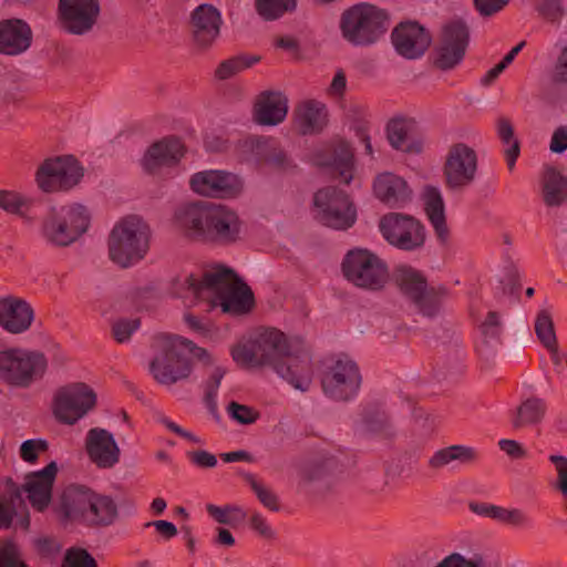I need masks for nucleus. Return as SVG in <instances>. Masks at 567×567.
Instances as JSON below:
<instances>
[{
  "label": "nucleus",
  "instance_id": "nucleus-1",
  "mask_svg": "<svg viewBox=\"0 0 567 567\" xmlns=\"http://www.w3.org/2000/svg\"><path fill=\"white\" fill-rule=\"evenodd\" d=\"M262 367H270L280 378L293 388L305 392L312 380L311 361L308 353L295 348L286 336L277 329H268L257 337Z\"/></svg>",
  "mask_w": 567,
  "mask_h": 567
},
{
  "label": "nucleus",
  "instance_id": "nucleus-2",
  "mask_svg": "<svg viewBox=\"0 0 567 567\" xmlns=\"http://www.w3.org/2000/svg\"><path fill=\"white\" fill-rule=\"evenodd\" d=\"M60 513L66 520L80 522L90 527H107L118 516L113 497L97 494L83 485H71L61 496Z\"/></svg>",
  "mask_w": 567,
  "mask_h": 567
},
{
  "label": "nucleus",
  "instance_id": "nucleus-3",
  "mask_svg": "<svg viewBox=\"0 0 567 567\" xmlns=\"http://www.w3.org/2000/svg\"><path fill=\"white\" fill-rule=\"evenodd\" d=\"M154 347L157 353L150 363V371L163 385H173L190 375L192 364L184 355V350H188L199 359L208 357L205 349L195 346L192 341L167 333L156 336Z\"/></svg>",
  "mask_w": 567,
  "mask_h": 567
},
{
  "label": "nucleus",
  "instance_id": "nucleus-4",
  "mask_svg": "<svg viewBox=\"0 0 567 567\" xmlns=\"http://www.w3.org/2000/svg\"><path fill=\"white\" fill-rule=\"evenodd\" d=\"M151 239V226L141 216L122 217L109 235V257L121 268L132 267L146 257Z\"/></svg>",
  "mask_w": 567,
  "mask_h": 567
},
{
  "label": "nucleus",
  "instance_id": "nucleus-5",
  "mask_svg": "<svg viewBox=\"0 0 567 567\" xmlns=\"http://www.w3.org/2000/svg\"><path fill=\"white\" fill-rule=\"evenodd\" d=\"M389 28L384 10L359 3L346 10L340 19V30L344 40L355 47H369L382 38Z\"/></svg>",
  "mask_w": 567,
  "mask_h": 567
},
{
  "label": "nucleus",
  "instance_id": "nucleus-6",
  "mask_svg": "<svg viewBox=\"0 0 567 567\" xmlns=\"http://www.w3.org/2000/svg\"><path fill=\"white\" fill-rule=\"evenodd\" d=\"M90 220V212L82 204L52 207L42 220L41 236L52 246L66 247L87 230Z\"/></svg>",
  "mask_w": 567,
  "mask_h": 567
},
{
  "label": "nucleus",
  "instance_id": "nucleus-7",
  "mask_svg": "<svg viewBox=\"0 0 567 567\" xmlns=\"http://www.w3.org/2000/svg\"><path fill=\"white\" fill-rule=\"evenodd\" d=\"M209 280L208 309L219 306L225 313L243 315L254 307L251 289L231 269H213Z\"/></svg>",
  "mask_w": 567,
  "mask_h": 567
},
{
  "label": "nucleus",
  "instance_id": "nucleus-8",
  "mask_svg": "<svg viewBox=\"0 0 567 567\" xmlns=\"http://www.w3.org/2000/svg\"><path fill=\"white\" fill-rule=\"evenodd\" d=\"M47 369L48 360L40 351L18 347L0 351V380L8 385L29 388L43 378Z\"/></svg>",
  "mask_w": 567,
  "mask_h": 567
},
{
  "label": "nucleus",
  "instance_id": "nucleus-9",
  "mask_svg": "<svg viewBox=\"0 0 567 567\" xmlns=\"http://www.w3.org/2000/svg\"><path fill=\"white\" fill-rule=\"evenodd\" d=\"M341 270L350 284L368 291L381 290L389 280L385 261L368 249L349 250L342 260Z\"/></svg>",
  "mask_w": 567,
  "mask_h": 567
},
{
  "label": "nucleus",
  "instance_id": "nucleus-10",
  "mask_svg": "<svg viewBox=\"0 0 567 567\" xmlns=\"http://www.w3.org/2000/svg\"><path fill=\"white\" fill-rule=\"evenodd\" d=\"M362 383L357 362L347 355H339L326 368L321 377L323 393L331 400L348 402L354 399Z\"/></svg>",
  "mask_w": 567,
  "mask_h": 567
},
{
  "label": "nucleus",
  "instance_id": "nucleus-11",
  "mask_svg": "<svg viewBox=\"0 0 567 567\" xmlns=\"http://www.w3.org/2000/svg\"><path fill=\"white\" fill-rule=\"evenodd\" d=\"M96 405L94 390L83 382L60 388L53 398L52 413L62 424L73 425Z\"/></svg>",
  "mask_w": 567,
  "mask_h": 567
},
{
  "label": "nucleus",
  "instance_id": "nucleus-12",
  "mask_svg": "<svg viewBox=\"0 0 567 567\" xmlns=\"http://www.w3.org/2000/svg\"><path fill=\"white\" fill-rule=\"evenodd\" d=\"M84 176V168L71 156L47 158L38 167L35 182L44 193L68 192L75 187Z\"/></svg>",
  "mask_w": 567,
  "mask_h": 567
},
{
  "label": "nucleus",
  "instance_id": "nucleus-13",
  "mask_svg": "<svg viewBox=\"0 0 567 567\" xmlns=\"http://www.w3.org/2000/svg\"><path fill=\"white\" fill-rule=\"evenodd\" d=\"M379 229L383 238L400 250L415 251L425 244V228L412 215L388 213L381 217Z\"/></svg>",
  "mask_w": 567,
  "mask_h": 567
},
{
  "label": "nucleus",
  "instance_id": "nucleus-14",
  "mask_svg": "<svg viewBox=\"0 0 567 567\" xmlns=\"http://www.w3.org/2000/svg\"><path fill=\"white\" fill-rule=\"evenodd\" d=\"M477 154L465 143L450 146L443 166L445 184L450 189L460 190L471 185L476 177Z\"/></svg>",
  "mask_w": 567,
  "mask_h": 567
},
{
  "label": "nucleus",
  "instance_id": "nucleus-15",
  "mask_svg": "<svg viewBox=\"0 0 567 567\" xmlns=\"http://www.w3.org/2000/svg\"><path fill=\"white\" fill-rule=\"evenodd\" d=\"M395 280L422 315L432 317L439 311L444 289L427 288L423 276L412 268H400Z\"/></svg>",
  "mask_w": 567,
  "mask_h": 567
},
{
  "label": "nucleus",
  "instance_id": "nucleus-16",
  "mask_svg": "<svg viewBox=\"0 0 567 567\" xmlns=\"http://www.w3.org/2000/svg\"><path fill=\"white\" fill-rule=\"evenodd\" d=\"M319 220L334 229H347L355 221V209L348 196L336 188L320 189L315 195Z\"/></svg>",
  "mask_w": 567,
  "mask_h": 567
},
{
  "label": "nucleus",
  "instance_id": "nucleus-17",
  "mask_svg": "<svg viewBox=\"0 0 567 567\" xmlns=\"http://www.w3.org/2000/svg\"><path fill=\"white\" fill-rule=\"evenodd\" d=\"M58 474V465L54 461L50 462L44 468L31 472L25 475L21 486L13 485V492H19V505L22 504L21 494H25L31 507L39 512H45L51 502L53 484Z\"/></svg>",
  "mask_w": 567,
  "mask_h": 567
},
{
  "label": "nucleus",
  "instance_id": "nucleus-18",
  "mask_svg": "<svg viewBox=\"0 0 567 567\" xmlns=\"http://www.w3.org/2000/svg\"><path fill=\"white\" fill-rule=\"evenodd\" d=\"M189 184L196 194L212 198H233L243 189V183L238 176L217 169L194 174Z\"/></svg>",
  "mask_w": 567,
  "mask_h": 567
},
{
  "label": "nucleus",
  "instance_id": "nucleus-19",
  "mask_svg": "<svg viewBox=\"0 0 567 567\" xmlns=\"http://www.w3.org/2000/svg\"><path fill=\"white\" fill-rule=\"evenodd\" d=\"M100 14L97 0H60L59 20L71 34H84L92 30Z\"/></svg>",
  "mask_w": 567,
  "mask_h": 567
},
{
  "label": "nucleus",
  "instance_id": "nucleus-20",
  "mask_svg": "<svg viewBox=\"0 0 567 567\" xmlns=\"http://www.w3.org/2000/svg\"><path fill=\"white\" fill-rule=\"evenodd\" d=\"M84 447L89 460L100 470L115 467L121 460V449L114 435L103 427L87 431Z\"/></svg>",
  "mask_w": 567,
  "mask_h": 567
},
{
  "label": "nucleus",
  "instance_id": "nucleus-21",
  "mask_svg": "<svg viewBox=\"0 0 567 567\" xmlns=\"http://www.w3.org/2000/svg\"><path fill=\"white\" fill-rule=\"evenodd\" d=\"M470 33L462 21H452L443 29L442 43L437 51L435 64L441 70H450L464 58Z\"/></svg>",
  "mask_w": 567,
  "mask_h": 567
},
{
  "label": "nucleus",
  "instance_id": "nucleus-22",
  "mask_svg": "<svg viewBox=\"0 0 567 567\" xmlns=\"http://www.w3.org/2000/svg\"><path fill=\"white\" fill-rule=\"evenodd\" d=\"M241 223L236 212L224 205H209L205 240L231 244L239 238Z\"/></svg>",
  "mask_w": 567,
  "mask_h": 567
},
{
  "label": "nucleus",
  "instance_id": "nucleus-23",
  "mask_svg": "<svg viewBox=\"0 0 567 567\" xmlns=\"http://www.w3.org/2000/svg\"><path fill=\"white\" fill-rule=\"evenodd\" d=\"M396 52L406 59H417L432 42L430 33L416 22L400 23L392 32Z\"/></svg>",
  "mask_w": 567,
  "mask_h": 567
},
{
  "label": "nucleus",
  "instance_id": "nucleus-24",
  "mask_svg": "<svg viewBox=\"0 0 567 567\" xmlns=\"http://www.w3.org/2000/svg\"><path fill=\"white\" fill-rule=\"evenodd\" d=\"M221 25L220 12L212 4H200L190 18V29L195 44L200 49L209 48L218 38Z\"/></svg>",
  "mask_w": 567,
  "mask_h": 567
},
{
  "label": "nucleus",
  "instance_id": "nucleus-25",
  "mask_svg": "<svg viewBox=\"0 0 567 567\" xmlns=\"http://www.w3.org/2000/svg\"><path fill=\"white\" fill-rule=\"evenodd\" d=\"M34 311L25 300L8 296L0 299V327L9 333H23L31 327Z\"/></svg>",
  "mask_w": 567,
  "mask_h": 567
},
{
  "label": "nucleus",
  "instance_id": "nucleus-26",
  "mask_svg": "<svg viewBox=\"0 0 567 567\" xmlns=\"http://www.w3.org/2000/svg\"><path fill=\"white\" fill-rule=\"evenodd\" d=\"M209 205L199 202L181 205L174 214V226L186 237L205 240Z\"/></svg>",
  "mask_w": 567,
  "mask_h": 567
},
{
  "label": "nucleus",
  "instance_id": "nucleus-27",
  "mask_svg": "<svg viewBox=\"0 0 567 567\" xmlns=\"http://www.w3.org/2000/svg\"><path fill=\"white\" fill-rule=\"evenodd\" d=\"M288 99L281 92L266 91L260 93L255 102L254 121L264 126H275L286 118Z\"/></svg>",
  "mask_w": 567,
  "mask_h": 567
},
{
  "label": "nucleus",
  "instance_id": "nucleus-28",
  "mask_svg": "<svg viewBox=\"0 0 567 567\" xmlns=\"http://www.w3.org/2000/svg\"><path fill=\"white\" fill-rule=\"evenodd\" d=\"M32 42V30L21 19L0 21V53L18 55L27 51Z\"/></svg>",
  "mask_w": 567,
  "mask_h": 567
},
{
  "label": "nucleus",
  "instance_id": "nucleus-29",
  "mask_svg": "<svg viewBox=\"0 0 567 567\" xmlns=\"http://www.w3.org/2000/svg\"><path fill=\"white\" fill-rule=\"evenodd\" d=\"M183 154L184 147L178 138H164L148 147L143 156L142 166L146 172L155 174L163 167L175 165Z\"/></svg>",
  "mask_w": 567,
  "mask_h": 567
},
{
  "label": "nucleus",
  "instance_id": "nucleus-30",
  "mask_svg": "<svg viewBox=\"0 0 567 567\" xmlns=\"http://www.w3.org/2000/svg\"><path fill=\"white\" fill-rule=\"evenodd\" d=\"M375 196L391 207H401L411 199L408 183L392 173L380 174L373 184Z\"/></svg>",
  "mask_w": 567,
  "mask_h": 567
},
{
  "label": "nucleus",
  "instance_id": "nucleus-31",
  "mask_svg": "<svg viewBox=\"0 0 567 567\" xmlns=\"http://www.w3.org/2000/svg\"><path fill=\"white\" fill-rule=\"evenodd\" d=\"M209 271L202 279L196 278L193 274L178 276L172 284L173 293L183 299L185 305L195 306L199 302L208 301L210 292Z\"/></svg>",
  "mask_w": 567,
  "mask_h": 567
},
{
  "label": "nucleus",
  "instance_id": "nucleus-32",
  "mask_svg": "<svg viewBox=\"0 0 567 567\" xmlns=\"http://www.w3.org/2000/svg\"><path fill=\"white\" fill-rule=\"evenodd\" d=\"M390 145L401 152L419 154L423 143L415 134V124L411 120L393 118L386 125Z\"/></svg>",
  "mask_w": 567,
  "mask_h": 567
},
{
  "label": "nucleus",
  "instance_id": "nucleus-33",
  "mask_svg": "<svg viewBox=\"0 0 567 567\" xmlns=\"http://www.w3.org/2000/svg\"><path fill=\"white\" fill-rule=\"evenodd\" d=\"M19 492L10 491L0 494V530L9 529L12 526L28 530L30 527V513L25 506L18 509Z\"/></svg>",
  "mask_w": 567,
  "mask_h": 567
},
{
  "label": "nucleus",
  "instance_id": "nucleus-34",
  "mask_svg": "<svg viewBox=\"0 0 567 567\" xmlns=\"http://www.w3.org/2000/svg\"><path fill=\"white\" fill-rule=\"evenodd\" d=\"M327 107L315 100L305 101L296 110V122L302 134L320 132L327 123Z\"/></svg>",
  "mask_w": 567,
  "mask_h": 567
},
{
  "label": "nucleus",
  "instance_id": "nucleus-35",
  "mask_svg": "<svg viewBox=\"0 0 567 567\" xmlns=\"http://www.w3.org/2000/svg\"><path fill=\"white\" fill-rule=\"evenodd\" d=\"M424 205L437 239L445 245L449 240L450 230L445 219L444 202L437 188L427 186L424 189Z\"/></svg>",
  "mask_w": 567,
  "mask_h": 567
},
{
  "label": "nucleus",
  "instance_id": "nucleus-36",
  "mask_svg": "<svg viewBox=\"0 0 567 567\" xmlns=\"http://www.w3.org/2000/svg\"><path fill=\"white\" fill-rule=\"evenodd\" d=\"M542 195L547 206H560L567 200V178L556 168L548 166L542 176Z\"/></svg>",
  "mask_w": 567,
  "mask_h": 567
},
{
  "label": "nucleus",
  "instance_id": "nucleus-37",
  "mask_svg": "<svg viewBox=\"0 0 567 567\" xmlns=\"http://www.w3.org/2000/svg\"><path fill=\"white\" fill-rule=\"evenodd\" d=\"M476 458L474 449L464 445H451L436 451L429 460V466L440 470L452 462L462 464L471 463Z\"/></svg>",
  "mask_w": 567,
  "mask_h": 567
},
{
  "label": "nucleus",
  "instance_id": "nucleus-38",
  "mask_svg": "<svg viewBox=\"0 0 567 567\" xmlns=\"http://www.w3.org/2000/svg\"><path fill=\"white\" fill-rule=\"evenodd\" d=\"M546 411V404L542 399L530 398L524 401L513 419V426L520 429L527 425H533L542 421Z\"/></svg>",
  "mask_w": 567,
  "mask_h": 567
},
{
  "label": "nucleus",
  "instance_id": "nucleus-39",
  "mask_svg": "<svg viewBox=\"0 0 567 567\" xmlns=\"http://www.w3.org/2000/svg\"><path fill=\"white\" fill-rule=\"evenodd\" d=\"M319 164L336 169L344 184H349L353 178V154L346 142L339 143L334 148L332 161L319 162Z\"/></svg>",
  "mask_w": 567,
  "mask_h": 567
},
{
  "label": "nucleus",
  "instance_id": "nucleus-40",
  "mask_svg": "<svg viewBox=\"0 0 567 567\" xmlns=\"http://www.w3.org/2000/svg\"><path fill=\"white\" fill-rule=\"evenodd\" d=\"M496 130L499 140L506 146L505 157L508 169L513 171L519 155V143L514 136V127L508 118L498 117L496 122Z\"/></svg>",
  "mask_w": 567,
  "mask_h": 567
},
{
  "label": "nucleus",
  "instance_id": "nucleus-41",
  "mask_svg": "<svg viewBox=\"0 0 567 567\" xmlns=\"http://www.w3.org/2000/svg\"><path fill=\"white\" fill-rule=\"evenodd\" d=\"M258 55H236L219 63L215 70L218 80H227L259 62Z\"/></svg>",
  "mask_w": 567,
  "mask_h": 567
},
{
  "label": "nucleus",
  "instance_id": "nucleus-42",
  "mask_svg": "<svg viewBox=\"0 0 567 567\" xmlns=\"http://www.w3.org/2000/svg\"><path fill=\"white\" fill-rule=\"evenodd\" d=\"M233 360L243 368H261L259 351L257 350V338L247 342L238 343L231 348Z\"/></svg>",
  "mask_w": 567,
  "mask_h": 567
},
{
  "label": "nucleus",
  "instance_id": "nucleus-43",
  "mask_svg": "<svg viewBox=\"0 0 567 567\" xmlns=\"http://www.w3.org/2000/svg\"><path fill=\"white\" fill-rule=\"evenodd\" d=\"M226 372V369L220 365L213 367L207 380L204 382L203 385L205 392L204 401L207 409L213 415L217 414V392Z\"/></svg>",
  "mask_w": 567,
  "mask_h": 567
},
{
  "label": "nucleus",
  "instance_id": "nucleus-44",
  "mask_svg": "<svg viewBox=\"0 0 567 567\" xmlns=\"http://www.w3.org/2000/svg\"><path fill=\"white\" fill-rule=\"evenodd\" d=\"M206 511L217 523L229 526H236L246 518L245 511L235 505L217 506L207 504Z\"/></svg>",
  "mask_w": 567,
  "mask_h": 567
},
{
  "label": "nucleus",
  "instance_id": "nucleus-45",
  "mask_svg": "<svg viewBox=\"0 0 567 567\" xmlns=\"http://www.w3.org/2000/svg\"><path fill=\"white\" fill-rule=\"evenodd\" d=\"M297 0H256V10L265 20H275L292 11Z\"/></svg>",
  "mask_w": 567,
  "mask_h": 567
},
{
  "label": "nucleus",
  "instance_id": "nucleus-46",
  "mask_svg": "<svg viewBox=\"0 0 567 567\" xmlns=\"http://www.w3.org/2000/svg\"><path fill=\"white\" fill-rule=\"evenodd\" d=\"M535 332L545 348H554L557 343L553 319L547 310H542L535 321Z\"/></svg>",
  "mask_w": 567,
  "mask_h": 567
},
{
  "label": "nucleus",
  "instance_id": "nucleus-47",
  "mask_svg": "<svg viewBox=\"0 0 567 567\" xmlns=\"http://www.w3.org/2000/svg\"><path fill=\"white\" fill-rule=\"evenodd\" d=\"M31 200L12 190H0V208L13 215L23 216Z\"/></svg>",
  "mask_w": 567,
  "mask_h": 567
},
{
  "label": "nucleus",
  "instance_id": "nucleus-48",
  "mask_svg": "<svg viewBox=\"0 0 567 567\" xmlns=\"http://www.w3.org/2000/svg\"><path fill=\"white\" fill-rule=\"evenodd\" d=\"M493 519L498 523L511 525L513 527H525L529 519L527 515L519 508H506L495 505L493 509Z\"/></svg>",
  "mask_w": 567,
  "mask_h": 567
},
{
  "label": "nucleus",
  "instance_id": "nucleus-49",
  "mask_svg": "<svg viewBox=\"0 0 567 567\" xmlns=\"http://www.w3.org/2000/svg\"><path fill=\"white\" fill-rule=\"evenodd\" d=\"M246 481L250 485L251 489L255 492L259 502L270 509L271 512H278L279 501L278 496L267 486H265L261 482L257 481L252 474L246 475Z\"/></svg>",
  "mask_w": 567,
  "mask_h": 567
},
{
  "label": "nucleus",
  "instance_id": "nucleus-50",
  "mask_svg": "<svg viewBox=\"0 0 567 567\" xmlns=\"http://www.w3.org/2000/svg\"><path fill=\"white\" fill-rule=\"evenodd\" d=\"M435 567H487V563L481 554L466 557L460 553H452L444 557Z\"/></svg>",
  "mask_w": 567,
  "mask_h": 567
},
{
  "label": "nucleus",
  "instance_id": "nucleus-51",
  "mask_svg": "<svg viewBox=\"0 0 567 567\" xmlns=\"http://www.w3.org/2000/svg\"><path fill=\"white\" fill-rule=\"evenodd\" d=\"M62 567H97L94 557L83 548L66 550Z\"/></svg>",
  "mask_w": 567,
  "mask_h": 567
},
{
  "label": "nucleus",
  "instance_id": "nucleus-52",
  "mask_svg": "<svg viewBox=\"0 0 567 567\" xmlns=\"http://www.w3.org/2000/svg\"><path fill=\"white\" fill-rule=\"evenodd\" d=\"M49 444L43 439H31L24 441L20 446V457L30 464L37 462L39 454L45 452Z\"/></svg>",
  "mask_w": 567,
  "mask_h": 567
},
{
  "label": "nucleus",
  "instance_id": "nucleus-53",
  "mask_svg": "<svg viewBox=\"0 0 567 567\" xmlns=\"http://www.w3.org/2000/svg\"><path fill=\"white\" fill-rule=\"evenodd\" d=\"M365 431L372 434L388 433L390 422L384 412L379 410L368 411L364 415Z\"/></svg>",
  "mask_w": 567,
  "mask_h": 567
},
{
  "label": "nucleus",
  "instance_id": "nucleus-54",
  "mask_svg": "<svg viewBox=\"0 0 567 567\" xmlns=\"http://www.w3.org/2000/svg\"><path fill=\"white\" fill-rule=\"evenodd\" d=\"M227 412L231 419L240 424H252L259 417V413L255 409L235 401L228 404Z\"/></svg>",
  "mask_w": 567,
  "mask_h": 567
},
{
  "label": "nucleus",
  "instance_id": "nucleus-55",
  "mask_svg": "<svg viewBox=\"0 0 567 567\" xmlns=\"http://www.w3.org/2000/svg\"><path fill=\"white\" fill-rule=\"evenodd\" d=\"M251 530L260 538L267 542L277 539L276 529L268 523V520L259 513H254L249 519Z\"/></svg>",
  "mask_w": 567,
  "mask_h": 567
},
{
  "label": "nucleus",
  "instance_id": "nucleus-56",
  "mask_svg": "<svg viewBox=\"0 0 567 567\" xmlns=\"http://www.w3.org/2000/svg\"><path fill=\"white\" fill-rule=\"evenodd\" d=\"M480 330L486 340H497L502 333L501 315L489 311L481 323Z\"/></svg>",
  "mask_w": 567,
  "mask_h": 567
},
{
  "label": "nucleus",
  "instance_id": "nucleus-57",
  "mask_svg": "<svg viewBox=\"0 0 567 567\" xmlns=\"http://www.w3.org/2000/svg\"><path fill=\"white\" fill-rule=\"evenodd\" d=\"M0 567H28L21 559L20 551L13 543L0 545Z\"/></svg>",
  "mask_w": 567,
  "mask_h": 567
},
{
  "label": "nucleus",
  "instance_id": "nucleus-58",
  "mask_svg": "<svg viewBox=\"0 0 567 567\" xmlns=\"http://www.w3.org/2000/svg\"><path fill=\"white\" fill-rule=\"evenodd\" d=\"M140 328L138 319H122L116 321L112 327L115 340L120 343L127 341L131 336Z\"/></svg>",
  "mask_w": 567,
  "mask_h": 567
},
{
  "label": "nucleus",
  "instance_id": "nucleus-59",
  "mask_svg": "<svg viewBox=\"0 0 567 567\" xmlns=\"http://www.w3.org/2000/svg\"><path fill=\"white\" fill-rule=\"evenodd\" d=\"M509 0H474L477 11L482 16H492L502 10Z\"/></svg>",
  "mask_w": 567,
  "mask_h": 567
},
{
  "label": "nucleus",
  "instance_id": "nucleus-60",
  "mask_svg": "<svg viewBox=\"0 0 567 567\" xmlns=\"http://www.w3.org/2000/svg\"><path fill=\"white\" fill-rule=\"evenodd\" d=\"M188 457L195 465L203 468H212L217 464L216 456L204 450L190 452Z\"/></svg>",
  "mask_w": 567,
  "mask_h": 567
},
{
  "label": "nucleus",
  "instance_id": "nucleus-61",
  "mask_svg": "<svg viewBox=\"0 0 567 567\" xmlns=\"http://www.w3.org/2000/svg\"><path fill=\"white\" fill-rule=\"evenodd\" d=\"M549 148L557 154L567 150V126H559L554 131Z\"/></svg>",
  "mask_w": 567,
  "mask_h": 567
},
{
  "label": "nucleus",
  "instance_id": "nucleus-62",
  "mask_svg": "<svg viewBox=\"0 0 567 567\" xmlns=\"http://www.w3.org/2000/svg\"><path fill=\"white\" fill-rule=\"evenodd\" d=\"M154 527L155 530L165 539H171L177 535L176 526L168 520H153L145 524V527Z\"/></svg>",
  "mask_w": 567,
  "mask_h": 567
},
{
  "label": "nucleus",
  "instance_id": "nucleus-63",
  "mask_svg": "<svg viewBox=\"0 0 567 567\" xmlns=\"http://www.w3.org/2000/svg\"><path fill=\"white\" fill-rule=\"evenodd\" d=\"M499 449L513 458H523L526 456V451L515 440L503 439L498 442Z\"/></svg>",
  "mask_w": 567,
  "mask_h": 567
},
{
  "label": "nucleus",
  "instance_id": "nucleus-64",
  "mask_svg": "<svg viewBox=\"0 0 567 567\" xmlns=\"http://www.w3.org/2000/svg\"><path fill=\"white\" fill-rule=\"evenodd\" d=\"M553 80L557 83L567 82V47L561 51L560 55L557 59L553 72Z\"/></svg>",
  "mask_w": 567,
  "mask_h": 567
}]
</instances>
